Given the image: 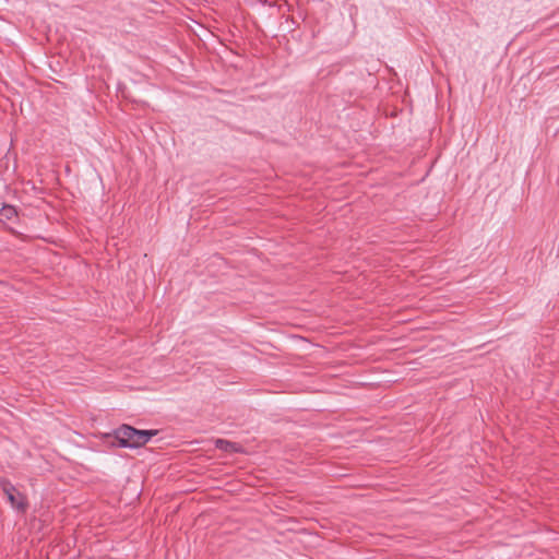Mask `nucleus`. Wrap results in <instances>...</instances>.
<instances>
[{"label": "nucleus", "mask_w": 559, "mask_h": 559, "mask_svg": "<svg viewBox=\"0 0 559 559\" xmlns=\"http://www.w3.org/2000/svg\"><path fill=\"white\" fill-rule=\"evenodd\" d=\"M157 430H139L129 425H121L115 430V438L121 448H140L146 444Z\"/></svg>", "instance_id": "obj_1"}, {"label": "nucleus", "mask_w": 559, "mask_h": 559, "mask_svg": "<svg viewBox=\"0 0 559 559\" xmlns=\"http://www.w3.org/2000/svg\"><path fill=\"white\" fill-rule=\"evenodd\" d=\"M0 484L11 506L20 511H24L27 507L25 497L9 480L1 479Z\"/></svg>", "instance_id": "obj_2"}, {"label": "nucleus", "mask_w": 559, "mask_h": 559, "mask_svg": "<svg viewBox=\"0 0 559 559\" xmlns=\"http://www.w3.org/2000/svg\"><path fill=\"white\" fill-rule=\"evenodd\" d=\"M215 447L218 450L229 453H237L240 451V445L238 443L225 439H216Z\"/></svg>", "instance_id": "obj_3"}, {"label": "nucleus", "mask_w": 559, "mask_h": 559, "mask_svg": "<svg viewBox=\"0 0 559 559\" xmlns=\"http://www.w3.org/2000/svg\"><path fill=\"white\" fill-rule=\"evenodd\" d=\"M17 215L16 210L12 205H4L0 210V221H11L13 217Z\"/></svg>", "instance_id": "obj_4"}]
</instances>
